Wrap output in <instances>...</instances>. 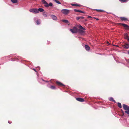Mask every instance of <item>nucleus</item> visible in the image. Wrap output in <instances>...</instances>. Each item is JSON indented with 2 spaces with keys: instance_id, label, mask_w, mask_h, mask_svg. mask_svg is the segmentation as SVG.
Segmentation results:
<instances>
[{
  "instance_id": "17",
  "label": "nucleus",
  "mask_w": 129,
  "mask_h": 129,
  "mask_svg": "<svg viewBox=\"0 0 129 129\" xmlns=\"http://www.w3.org/2000/svg\"><path fill=\"white\" fill-rule=\"evenodd\" d=\"M84 17L83 16H78L76 17V19L77 20H78L80 19H84Z\"/></svg>"
},
{
  "instance_id": "2",
  "label": "nucleus",
  "mask_w": 129,
  "mask_h": 129,
  "mask_svg": "<svg viewBox=\"0 0 129 129\" xmlns=\"http://www.w3.org/2000/svg\"><path fill=\"white\" fill-rule=\"evenodd\" d=\"M79 27L80 29H79L78 30V32H79V33L81 35H83L85 33V31L81 29L85 30V29L81 25L79 26Z\"/></svg>"
},
{
  "instance_id": "1",
  "label": "nucleus",
  "mask_w": 129,
  "mask_h": 129,
  "mask_svg": "<svg viewBox=\"0 0 129 129\" xmlns=\"http://www.w3.org/2000/svg\"><path fill=\"white\" fill-rule=\"evenodd\" d=\"M42 2L46 7L48 8L49 6L52 7L53 6V4L51 3H50L48 4L47 2L44 0H42Z\"/></svg>"
},
{
  "instance_id": "16",
  "label": "nucleus",
  "mask_w": 129,
  "mask_h": 129,
  "mask_svg": "<svg viewBox=\"0 0 129 129\" xmlns=\"http://www.w3.org/2000/svg\"><path fill=\"white\" fill-rule=\"evenodd\" d=\"M124 38L125 39H127L129 37L128 36L127 34L126 33H125L124 35Z\"/></svg>"
},
{
  "instance_id": "29",
  "label": "nucleus",
  "mask_w": 129,
  "mask_h": 129,
  "mask_svg": "<svg viewBox=\"0 0 129 129\" xmlns=\"http://www.w3.org/2000/svg\"><path fill=\"white\" fill-rule=\"evenodd\" d=\"M125 59L127 63H128L129 62V59H126V58H125Z\"/></svg>"
},
{
  "instance_id": "11",
  "label": "nucleus",
  "mask_w": 129,
  "mask_h": 129,
  "mask_svg": "<svg viewBox=\"0 0 129 129\" xmlns=\"http://www.w3.org/2000/svg\"><path fill=\"white\" fill-rule=\"evenodd\" d=\"M44 11V9L42 8H40L37 9V13H39L40 12H43Z\"/></svg>"
},
{
  "instance_id": "8",
  "label": "nucleus",
  "mask_w": 129,
  "mask_h": 129,
  "mask_svg": "<svg viewBox=\"0 0 129 129\" xmlns=\"http://www.w3.org/2000/svg\"><path fill=\"white\" fill-rule=\"evenodd\" d=\"M118 24L119 25H122L124 27L129 29V26L126 24L122 23H119Z\"/></svg>"
},
{
  "instance_id": "6",
  "label": "nucleus",
  "mask_w": 129,
  "mask_h": 129,
  "mask_svg": "<svg viewBox=\"0 0 129 129\" xmlns=\"http://www.w3.org/2000/svg\"><path fill=\"white\" fill-rule=\"evenodd\" d=\"M69 10L68 9H63L61 10L62 13L65 15L67 14L69 12Z\"/></svg>"
},
{
  "instance_id": "35",
  "label": "nucleus",
  "mask_w": 129,
  "mask_h": 129,
  "mask_svg": "<svg viewBox=\"0 0 129 129\" xmlns=\"http://www.w3.org/2000/svg\"><path fill=\"white\" fill-rule=\"evenodd\" d=\"M85 21H87V20L86 19H85Z\"/></svg>"
},
{
  "instance_id": "7",
  "label": "nucleus",
  "mask_w": 129,
  "mask_h": 129,
  "mask_svg": "<svg viewBox=\"0 0 129 129\" xmlns=\"http://www.w3.org/2000/svg\"><path fill=\"white\" fill-rule=\"evenodd\" d=\"M30 12H31L34 14L37 13V9H31L29 10Z\"/></svg>"
},
{
  "instance_id": "28",
  "label": "nucleus",
  "mask_w": 129,
  "mask_h": 129,
  "mask_svg": "<svg viewBox=\"0 0 129 129\" xmlns=\"http://www.w3.org/2000/svg\"><path fill=\"white\" fill-rule=\"evenodd\" d=\"M44 13H43V16L45 17H47V14H44Z\"/></svg>"
},
{
  "instance_id": "34",
  "label": "nucleus",
  "mask_w": 129,
  "mask_h": 129,
  "mask_svg": "<svg viewBox=\"0 0 129 129\" xmlns=\"http://www.w3.org/2000/svg\"><path fill=\"white\" fill-rule=\"evenodd\" d=\"M96 19V20H99V19L98 18H97Z\"/></svg>"
},
{
  "instance_id": "30",
  "label": "nucleus",
  "mask_w": 129,
  "mask_h": 129,
  "mask_svg": "<svg viewBox=\"0 0 129 129\" xmlns=\"http://www.w3.org/2000/svg\"><path fill=\"white\" fill-rule=\"evenodd\" d=\"M33 70L34 71L36 72H37V71L36 70V69H34V68L33 69Z\"/></svg>"
},
{
  "instance_id": "25",
  "label": "nucleus",
  "mask_w": 129,
  "mask_h": 129,
  "mask_svg": "<svg viewBox=\"0 0 129 129\" xmlns=\"http://www.w3.org/2000/svg\"><path fill=\"white\" fill-rule=\"evenodd\" d=\"M118 106L120 108H122V106L121 104L120 103H117Z\"/></svg>"
},
{
  "instance_id": "23",
  "label": "nucleus",
  "mask_w": 129,
  "mask_h": 129,
  "mask_svg": "<svg viewBox=\"0 0 129 129\" xmlns=\"http://www.w3.org/2000/svg\"><path fill=\"white\" fill-rule=\"evenodd\" d=\"M50 88L53 89H56V87L55 86L53 85H51L50 86Z\"/></svg>"
},
{
  "instance_id": "40",
  "label": "nucleus",
  "mask_w": 129,
  "mask_h": 129,
  "mask_svg": "<svg viewBox=\"0 0 129 129\" xmlns=\"http://www.w3.org/2000/svg\"><path fill=\"white\" fill-rule=\"evenodd\" d=\"M94 18H95V19H96V18H95V17H94Z\"/></svg>"
},
{
  "instance_id": "32",
  "label": "nucleus",
  "mask_w": 129,
  "mask_h": 129,
  "mask_svg": "<svg viewBox=\"0 0 129 129\" xmlns=\"http://www.w3.org/2000/svg\"><path fill=\"white\" fill-rule=\"evenodd\" d=\"M122 113L123 114V115L124 114V111H122Z\"/></svg>"
},
{
  "instance_id": "14",
  "label": "nucleus",
  "mask_w": 129,
  "mask_h": 129,
  "mask_svg": "<svg viewBox=\"0 0 129 129\" xmlns=\"http://www.w3.org/2000/svg\"><path fill=\"white\" fill-rule=\"evenodd\" d=\"M74 11L75 12H79L82 13H84L85 12L80 10H77L76 9H75L74 10Z\"/></svg>"
},
{
  "instance_id": "20",
  "label": "nucleus",
  "mask_w": 129,
  "mask_h": 129,
  "mask_svg": "<svg viewBox=\"0 0 129 129\" xmlns=\"http://www.w3.org/2000/svg\"><path fill=\"white\" fill-rule=\"evenodd\" d=\"M56 83H57V84H58L59 85H61L64 86H65L63 84L61 83L60 82L58 81H56Z\"/></svg>"
},
{
  "instance_id": "36",
  "label": "nucleus",
  "mask_w": 129,
  "mask_h": 129,
  "mask_svg": "<svg viewBox=\"0 0 129 129\" xmlns=\"http://www.w3.org/2000/svg\"><path fill=\"white\" fill-rule=\"evenodd\" d=\"M128 53L129 54V51L128 52Z\"/></svg>"
},
{
  "instance_id": "10",
  "label": "nucleus",
  "mask_w": 129,
  "mask_h": 129,
  "mask_svg": "<svg viewBox=\"0 0 129 129\" xmlns=\"http://www.w3.org/2000/svg\"><path fill=\"white\" fill-rule=\"evenodd\" d=\"M76 100L79 102H83L84 101V100L82 98H76Z\"/></svg>"
},
{
  "instance_id": "41",
  "label": "nucleus",
  "mask_w": 129,
  "mask_h": 129,
  "mask_svg": "<svg viewBox=\"0 0 129 129\" xmlns=\"http://www.w3.org/2000/svg\"><path fill=\"white\" fill-rule=\"evenodd\" d=\"M39 69H40V67H39Z\"/></svg>"
},
{
  "instance_id": "33",
  "label": "nucleus",
  "mask_w": 129,
  "mask_h": 129,
  "mask_svg": "<svg viewBox=\"0 0 129 129\" xmlns=\"http://www.w3.org/2000/svg\"><path fill=\"white\" fill-rule=\"evenodd\" d=\"M8 123H10H10H11V122H10L9 121H8Z\"/></svg>"
},
{
  "instance_id": "24",
  "label": "nucleus",
  "mask_w": 129,
  "mask_h": 129,
  "mask_svg": "<svg viewBox=\"0 0 129 129\" xmlns=\"http://www.w3.org/2000/svg\"><path fill=\"white\" fill-rule=\"evenodd\" d=\"M71 5L73 6H80L77 4H71Z\"/></svg>"
},
{
  "instance_id": "3",
  "label": "nucleus",
  "mask_w": 129,
  "mask_h": 129,
  "mask_svg": "<svg viewBox=\"0 0 129 129\" xmlns=\"http://www.w3.org/2000/svg\"><path fill=\"white\" fill-rule=\"evenodd\" d=\"M123 109L125 110L124 112L127 114H129V106L127 105L123 104Z\"/></svg>"
},
{
  "instance_id": "19",
  "label": "nucleus",
  "mask_w": 129,
  "mask_h": 129,
  "mask_svg": "<svg viewBox=\"0 0 129 129\" xmlns=\"http://www.w3.org/2000/svg\"><path fill=\"white\" fill-rule=\"evenodd\" d=\"M43 81L45 82H48V81H45L43 79H42V78L41 79H40V78L38 80V81H39V82H41V81Z\"/></svg>"
},
{
  "instance_id": "37",
  "label": "nucleus",
  "mask_w": 129,
  "mask_h": 129,
  "mask_svg": "<svg viewBox=\"0 0 129 129\" xmlns=\"http://www.w3.org/2000/svg\"><path fill=\"white\" fill-rule=\"evenodd\" d=\"M127 66L129 68V66Z\"/></svg>"
},
{
  "instance_id": "27",
  "label": "nucleus",
  "mask_w": 129,
  "mask_h": 129,
  "mask_svg": "<svg viewBox=\"0 0 129 129\" xmlns=\"http://www.w3.org/2000/svg\"><path fill=\"white\" fill-rule=\"evenodd\" d=\"M119 1H120L121 2H125L126 0H119Z\"/></svg>"
},
{
  "instance_id": "26",
  "label": "nucleus",
  "mask_w": 129,
  "mask_h": 129,
  "mask_svg": "<svg viewBox=\"0 0 129 129\" xmlns=\"http://www.w3.org/2000/svg\"><path fill=\"white\" fill-rule=\"evenodd\" d=\"M62 21L65 23H68L69 22V21L68 20H62Z\"/></svg>"
},
{
  "instance_id": "18",
  "label": "nucleus",
  "mask_w": 129,
  "mask_h": 129,
  "mask_svg": "<svg viewBox=\"0 0 129 129\" xmlns=\"http://www.w3.org/2000/svg\"><path fill=\"white\" fill-rule=\"evenodd\" d=\"M109 100L110 101H112L115 103H116V102L115 100L113 99V98L112 97H110L109 99Z\"/></svg>"
},
{
  "instance_id": "39",
  "label": "nucleus",
  "mask_w": 129,
  "mask_h": 129,
  "mask_svg": "<svg viewBox=\"0 0 129 129\" xmlns=\"http://www.w3.org/2000/svg\"><path fill=\"white\" fill-rule=\"evenodd\" d=\"M128 114V116H129V114Z\"/></svg>"
},
{
  "instance_id": "15",
  "label": "nucleus",
  "mask_w": 129,
  "mask_h": 129,
  "mask_svg": "<svg viewBox=\"0 0 129 129\" xmlns=\"http://www.w3.org/2000/svg\"><path fill=\"white\" fill-rule=\"evenodd\" d=\"M121 20L122 21H126L128 20V19L127 18L124 17H121L120 18Z\"/></svg>"
},
{
  "instance_id": "31",
  "label": "nucleus",
  "mask_w": 129,
  "mask_h": 129,
  "mask_svg": "<svg viewBox=\"0 0 129 129\" xmlns=\"http://www.w3.org/2000/svg\"><path fill=\"white\" fill-rule=\"evenodd\" d=\"M91 17H92L91 16H88V18H91Z\"/></svg>"
},
{
  "instance_id": "5",
  "label": "nucleus",
  "mask_w": 129,
  "mask_h": 129,
  "mask_svg": "<svg viewBox=\"0 0 129 129\" xmlns=\"http://www.w3.org/2000/svg\"><path fill=\"white\" fill-rule=\"evenodd\" d=\"M34 21L37 24L39 25L41 23L40 19L35 17L34 18Z\"/></svg>"
},
{
  "instance_id": "38",
  "label": "nucleus",
  "mask_w": 129,
  "mask_h": 129,
  "mask_svg": "<svg viewBox=\"0 0 129 129\" xmlns=\"http://www.w3.org/2000/svg\"><path fill=\"white\" fill-rule=\"evenodd\" d=\"M114 46H118L117 45H114Z\"/></svg>"
},
{
  "instance_id": "4",
  "label": "nucleus",
  "mask_w": 129,
  "mask_h": 129,
  "mask_svg": "<svg viewBox=\"0 0 129 129\" xmlns=\"http://www.w3.org/2000/svg\"><path fill=\"white\" fill-rule=\"evenodd\" d=\"M70 30L73 34L76 33L78 32V28L76 27H74L73 29H70Z\"/></svg>"
},
{
  "instance_id": "21",
  "label": "nucleus",
  "mask_w": 129,
  "mask_h": 129,
  "mask_svg": "<svg viewBox=\"0 0 129 129\" xmlns=\"http://www.w3.org/2000/svg\"><path fill=\"white\" fill-rule=\"evenodd\" d=\"M95 10L98 12H103L104 11L101 9H95Z\"/></svg>"
},
{
  "instance_id": "22",
  "label": "nucleus",
  "mask_w": 129,
  "mask_h": 129,
  "mask_svg": "<svg viewBox=\"0 0 129 129\" xmlns=\"http://www.w3.org/2000/svg\"><path fill=\"white\" fill-rule=\"evenodd\" d=\"M12 3H16L17 2V0H11Z\"/></svg>"
},
{
  "instance_id": "13",
  "label": "nucleus",
  "mask_w": 129,
  "mask_h": 129,
  "mask_svg": "<svg viewBox=\"0 0 129 129\" xmlns=\"http://www.w3.org/2000/svg\"><path fill=\"white\" fill-rule=\"evenodd\" d=\"M85 48L86 50L87 51H88L90 50V47L87 45H85Z\"/></svg>"
},
{
  "instance_id": "9",
  "label": "nucleus",
  "mask_w": 129,
  "mask_h": 129,
  "mask_svg": "<svg viewBox=\"0 0 129 129\" xmlns=\"http://www.w3.org/2000/svg\"><path fill=\"white\" fill-rule=\"evenodd\" d=\"M123 48L127 49L129 48V45L128 43H125L124 45H123Z\"/></svg>"
},
{
  "instance_id": "12",
  "label": "nucleus",
  "mask_w": 129,
  "mask_h": 129,
  "mask_svg": "<svg viewBox=\"0 0 129 129\" xmlns=\"http://www.w3.org/2000/svg\"><path fill=\"white\" fill-rule=\"evenodd\" d=\"M51 16L53 20H57V18L55 15H51Z\"/></svg>"
}]
</instances>
